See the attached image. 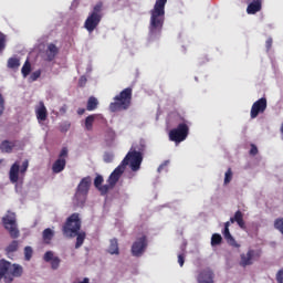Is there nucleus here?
Listing matches in <instances>:
<instances>
[{"instance_id": "nucleus-1", "label": "nucleus", "mask_w": 283, "mask_h": 283, "mask_svg": "<svg viewBox=\"0 0 283 283\" xmlns=\"http://www.w3.org/2000/svg\"><path fill=\"white\" fill-rule=\"evenodd\" d=\"M143 161H144V155H142L140 153L129 150L125 156V158L122 160V163L118 165V167L115 168L114 171L109 175L108 177L109 184L112 186L117 184L122 178V176L124 175L128 165H130V169L133 171L139 170Z\"/></svg>"}, {"instance_id": "nucleus-2", "label": "nucleus", "mask_w": 283, "mask_h": 283, "mask_svg": "<svg viewBox=\"0 0 283 283\" xmlns=\"http://www.w3.org/2000/svg\"><path fill=\"white\" fill-rule=\"evenodd\" d=\"M168 0H156L150 10L149 34L150 36L161 35L166 20V4Z\"/></svg>"}, {"instance_id": "nucleus-3", "label": "nucleus", "mask_w": 283, "mask_h": 283, "mask_svg": "<svg viewBox=\"0 0 283 283\" xmlns=\"http://www.w3.org/2000/svg\"><path fill=\"white\" fill-rule=\"evenodd\" d=\"M113 103L109 104L111 112L126 111L130 107L133 101V88H124L118 95L114 97Z\"/></svg>"}, {"instance_id": "nucleus-4", "label": "nucleus", "mask_w": 283, "mask_h": 283, "mask_svg": "<svg viewBox=\"0 0 283 283\" xmlns=\"http://www.w3.org/2000/svg\"><path fill=\"white\" fill-rule=\"evenodd\" d=\"M82 229V219L80 213H72L62 227L63 235L75 238Z\"/></svg>"}, {"instance_id": "nucleus-5", "label": "nucleus", "mask_w": 283, "mask_h": 283, "mask_svg": "<svg viewBox=\"0 0 283 283\" xmlns=\"http://www.w3.org/2000/svg\"><path fill=\"white\" fill-rule=\"evenodd\" d=\"M104 17L103 13V2H98L94 6L93 11L88 14L85 20L84 28L92 33L102 22Z\"/></svg>"}, {"instance_id": "nucleus-6", "label": "nucleus", "mask_w": 283, "mask_h": 283, "mask_svg": "<svg viewBox=\"0 0 283 283\" xmlns=\"http://www.w3.org/2000/svg\"><path fill=\"white\" fill-rule=\"evenodd\" d=\"M91 185H92L91 177L83 178L78 184L75 196H74V201L77 207H83L85 205Z\"/></svg>"}, {"instance_id": "nucleus-7", "label": "nucleus", "mask_w": 283, "mask_h": 283, "mask_svg": "<svg viewBox=\"0 0 283 283\" xmlns=\"http://www.w3.org/2000/svg\"><path fill=\"white\" fill-rule=\"evenodd\" d=\"M189 133V125L187 123H180L176 128L169 132V140L179 144L188 138Z\"/></svg>"}, {"instance_id": "nucleus-8", "label": "nucleus", "mask_w": 283, "mask_h": 283, "mask_svg": "<svg viewBox=\"0 0 283 283\" xmlns=\"http://www.w3.org/2000/svg\"><path fill=\"white\" fill-rule=\"evenodd\" d=\"M2 223L12 239H17L20 237V230L18 229L15 213L8 211V214L2 218Z\"/></svg>"}, {"instance_id": "nucleus-9", "label": "nucleus", "mask_w": 283, "mask_h": 283, "mask_svg": "<svg viewBox=\"0 0 283 283\" xmlns=\"http://www.w3.org/2000/svg\"><path fill=\"white\" fill-rule=\"evenodd\" d=\"M261 256H262V251L261 250L250 249V250H248L247 253H242L240 255L239 265L242 266V268L253 265L254 261L260 260Z\"/></svg>"}, {"instance_id": "nucleus-10", "label": "nucleus", "mask_w": 283, "mask_h": 283, "mask_svg": "<svg viewBox=\"0 0 283 283\" xmlns=\"http://www.w3.org/2000/svg\"><path fill=\"white\" fill-rule=\"evenodd\" d=\"M148 248V239L146 235L138 238L132 245V254L133 256L140 258L144 255Z\"/></svg>"}, {"instance_id": "nucleus-11", "label": "nucleus", "mask_w": 283, "mask_h": 283, "mask_svg": "<svg viewBox=\"0 0 283 283\" xmlns=\"http://www.w3.org/2000/svg\"><path fill=\"white\" fill-rule=\"evenodd\" d=\"M67 157H69V148L64 147V148H62L57 160H55L52 166V171L54 174H60L65 169L66 164H67V161H66Z\"/></svg>"}, {"instance_id": "nucleus-12", "label": "nucleus", "mask_w": 283, "mask_h": 283, "mask_svg": "<svg viewBox=\"0 0 283 283\" xmlns=\"http://www.w3.org/2000/svg\"><path fill=\"white\" fill-rule=\"evenodd\" d=\"M266 108H268V99L265 97L258 99L252 104V107L250 111V117L252 119H255L260 114L265 113Z\"/></svg>"}, {"instance_id": "nucleus-13", "label": "nucleus", "mask_w": 283, "mask_h": 283, "mask_svg": "<svg viewBox=\"0 0 283 283\" xmlns=\"http://www.w3.org/2000/svg\"><path fill=\"white\" fill-rule=\"evenodd\" d=\"M23 274V266L10 263V269L6 275V283H12L14 277H21Z\"/></svg>"}, {"instance_id": "nucleus-14", "label": "nucleus", "mask_w": 283, "mask_h": 283, "mask_svg": "<svg viewBox=\"0 0 283 283\" xmlns=\"http://www.w3.org/2000/svg\"><path fill=\"white\" fill-rule=\"evenodd\" d=\"M43 260L45 262H50L51 263V268L52 270H57L61 265V259L59 256H54V252L52 251H48L45 252Z\"/></svg>"}, {"instance_id": "nucleus-15", "label": "nucleus", "mask_w": 283, "mask_h": 283, "mask_svg": "<svg viewBox=\"0 0 283 283\" xmlns=\"http://www.w3.org/2000/svg\"><path fill=\"white\" fill-rule=\"evenodd\" d=\"M35 115L38 122L40 123L45 122L48 119L49 112L44 102H39V106L35 108Z\"/></svg>"}, {"instance_id": "nucleus-16", "label": "nucleus", "mask_w": 283, "mask_h": 283, "mask_svg": "<svg viewBox=\"0 0 283 283\" xmlns=\"http://www.w3.org/2000/svg\"><path fill=\"white\" fill-rule=\"evenodd\" d=\"M60 53V49L56 44L50 43L45 50L46 61L52 62L56 59Z\"/></svg>"}, {"instance_id": "nucleus-17", "label": "nucleus", "mask_w": 283, "mask_h": 283, "mask_svg": "<svg viewBox=\"0 0 283 283\" xmlns=\"http://www.w3.org/2000/svg\"><path fill=\"white\" fill-rule=\"evenodd\" d=\"M214 273L211 270H205L198 275V283H214Z\"/></svg>"}, {"instance_id": "nucleus-18", "label": "nucleus", "mask_w": 283, "mask_h": 283, "mask_svg": "<svg viewBox=\"0 0 283 283\" xmlns=\"http://www.w3.org/2000/svg\"><path fill=\"white\" fill-rule=\"evenodd\" d=\"M19 175H20V163L15 161L11 168H10V172H9V178L10 181L12 184H18L19 181Z\"/></svg>"}, {"instance_id": "nucleus-19", "label": "nucleus", "mask_w": 283, "mask_h": 283, "mask_svg": "<svg viewBox=\"0 0 283 283\" xmlns=\"http://www.w3.org/2000/svg\"><path fill=\"white\" fill-rule=\"evenodd\" d=\"M230 222L231 223L237 222L239 228H241L242 230H247V224H245V221H244V214L240 210L237 211L232 218H230Z\"/></svg>"}, {"instance_id": "nucleus-20", "label": "nucleus", "mask_w": 283, "mask_h": 283, "mask_svg": "<svg viewBox=\"0 0 283 283\" xmlns=\"http://www.w3.org/2000/svg\"><path fill=\"white\" fill-rule=\"evenodd\" d=\"M261 10H262V0H253L247 7V13H249V14H255Z\"/></svg>"}, {"instance_id": "nucleus-21", "label": "nucleus", "mask_w": 283, "mask_h": 283, "mask_svg": "<svg viewBox=\"0 0 283 283\" xmlns=\"http://www.w3.org/2000/svg\"><path fill=\"white\" fill-rule=\"evenodd\" d=\"M11 269V262H8L7 260H0V281L6 282V277L8 275L9 270Z\"/></svg>"}, {"instance_id": "nucleus-22", "label": "nucleus", "mask_w": 283, "mask_h": 283, "mask_svg": "<svg viewBox=\"0 0 283 283\" xmlns=\"http://www.w3.org/2000/svg\"><path fill=\"white\" fill-rule=\"evenodd\" d=\"M146 147L147 146H146L145 140H139V142H136L135 144H133L129 150L139 153L142 156H144V154L146 151Z\"/></svg>"}, {"instance_id": "nucleus-23", "label": "nucleus", "mask_w": 283, "mask_h": 283, "mask_svg": "<svg viewBox=\"0 0 283 283\" xmlns=\"http://www.w3.org/2000/svg\"><path fill=\"white\" fill-rule=\"evenodd\" d=\"M54 237L55 232L51 228L44 229L42 232V239L45 244H51Z\"/></svg>"}, {"instance_id": "nucleus-24", "label": "nucleus", "mask_w": 283, "mask_h": 283, "mask_svg": "<svg viewBox=\"0 0 283 283\" xmlns=\"http://www.w3.org/2000/svg\"><path fill=\"white\" fill-rule=\"evenodd\" d=\"M107 251L112 255H119L120 251H119V243L117 239H112L109 241V247Z\"/></svg>"}, {"instance_id": "nucleus-25", "label": "nucleus", "mask_w": 283, "mask_h": 283, "mask_svg": "<svg viewBox=\"0 0 283 283\" xmlns=\"http://www.w3.org/2000/svg\"><path fill=\"white\" fill-rule=\"evenodd\" d=\"M14 147H15V143L10 142V140H3V142L0 144V150H1V153L10 154V153L13 151Z\"/></svg>"}, {"instance_id": "nucleus-26", "label": "nucleus", "mask_w": 283, "mask_h": 283, "mask_svg": "<svg viewBox=\"0 0 283 283\" xmlns=\"http://www.w3.org/2000/svg\"><path fill=\"white\" fill-rule=\"evenodd\" d=\"M98 105H99L98 99H97L95 96H91V97L87 99L86 109H87L88 112H93V111H95V109L98 108Z\"/></svg>"}, {"instance_id": "nucleus-27", "label": "nucleus", "mask_w": 283, "mask_h": 283, "mask_svg": "<svg viewBox=\"0 0 283 283\" xmlns=\"http://www.w3.org/2000/svg\"><path fill=\"white\" fill-rule=\"evenodd\" d=\"M20 248V243L19 241H12L7 248H6V252L8 256H11L12 253L19 251Z\"/></svg>"}, {"instance_id": "nucleus-28", "label": "nucleus", "mask_w": 283, "mask_h": 283, "mask_svg": "<svg viewBox=\"0 0 283 283\" xmlns=\"http://www.w3.org/2000/svg\"><path fill=\"white\" fill-rule=\"evenodd\" d=\"M76 237V243H75V249H80L86 239V232H77Z\"/></svg>"}, {"instance_id": "nucleus-29", "label": "nucleus", "mask_w": 283, "mask_h": 283, "mask_svg": "<svg viewBox=\"0 0 283 283\" xmlns=\"http://www.w3.org/2000/svg\"><path fill=\"white\" fill-rule=\"evenodd\" d=\"M20 66H21L20 59H18V57H10L8 60V67L9 69L15 70V69H19Z\"/></svg>"}, {"instance_id": "nucleus-30", "label": "nucleus", "mask_w": 283, "mask_h": 283, "mask_svg": "<svg viewBox=\"0 0 283 283\" xmlns=\"http://www.w3.org/2000/svg\"><path fill=\"white\" fill-rule=\"evenodd\" d=\"M95 119H96V115H90L85 118L86 130H93Z\"/></svg>"}, {"instance_id": "nucleus-31", "label": "nucleus", "mask_w": 283, "mask_h": 283, "mask_svg": "<svg viewBox=\"0 0 283 283\" xmlns=\"http://www.w3.org/2000/svg\"><path fill=\"white\" fill-rule=\"evenodd\" d=\"M222 235L226 239V241L230 244L235 243V239L233 238V235L230 232V229L224 228L222 231Z\"/></svg>"}, {"instance_id": "nucleus-32", "label": "nucleus", "mask_w": 283, "mask_h": 283, "mask_svg": "<svg viewBox=\"0 0 283 283\" xmlns=\"http://www.w3.org/2000/svg\"><path fill=\"white\" fill-rule=\"evenodd\" d=\"M31 71H32V65H31L30 61L27 60L21 69V73H22L23 77H27L28 75H30Z\"/></svg>"}, {"instance_id": "nucleus-33", "label": "nucleus", "mask_w": 283, "mask_h": 283, "mask_svg": "<svg viewBox=\"0 0 283 283\" xmlns=\"http://www.w3.org/2000/svg\"><path fill=\"white\" fill-rule=\"evenodd\" d=\"M222 241H223V238L221 234H219V233L212 234V237H211V245L212 247L220 245L222 243Z\"/></svg>"}, {"instance_id": "nucleus-34", "label": "nucleus", "mask_w": 283, "mask_h": 283, "mask_svg": "<svg viewBox=\"0 0 283 283\" xmlns=\"http://www.w3.org/2000/svg\"><path fill=\"white\" fill-rule=\"evenodd\" d=\"M108 185H104V186H99V188H97L102 195H106L111 189H113L117 184H115L114 186L111 184L109 179H107Z\"/></svg>"}, {"instance_id": "nucleus-35", "label": "nucleus", "mask_w": 283, "mask_h": 283, "mask_svg": "<svg viewBox=\"0 0 283 283\" xmlns=\"http://www.w3.org/2000/svg\"><path fill=\"white\" fill-rule=\"evenodd\" d=\"M7 48V35L0 32V53H3Z\"/></svg>"}, {"instance_id": "nucleus-36", "label": "nucleus", "mask_w": 283, "mask_h": 283, "mask_svg": "<svg viewBox=\"0 0 283 283\" xmlns=\"http://www.w3.org/2000/svg\"><path fill=\"white\" fill-rule=\"evenodd\" d=\"M33 249L31 247H25L24 248V259L25 261H31V259L33 258Z\"/></svg>"}, {"instance_id": "nucleus-37", "label": "nucleus", "mask_w": 283, "mask_h": 283, "mask_svg": "<svg viewBox=\"0 0 283 283\" xmlns=\"http://www.w3.org/2000/svg\"><path fill=\"white\" fill-rule=\"evenodd\" d=\"M106 140H114L116 138V132L112 128L106 129L105 132Z\"/></svg>"}, {"instance_id": "nucleus-38", "label": "nucleus", "mask_w": 283, "mask_h": 283, "mask_svg": "<svg viewBox=\"0 0 283 283\" xmlns=\"http://www.w3.org/2000/svg\"><path fill=\"white\" fill-rule=\"evenodd\" d=\"M233 179V172H232V169L229 168L226 174H224V185H228L232 181Z\"/></svg>"}, {"instance_id": "nucleus-39", "label": "nucleus", "mask_w": 283, "mask_h": 283, "mask_svg": "<svg viewBox=\"0 0 283 283\" xmlns=\"http://www.w3.org/2000/svg\"><path fill=\"white\" fill-rule=\"evenodd\" d=\"M274 228L283 235V218H279L274 221Z\"/></svg>"}, {"instance_id": "nucleus-40", "label": "nucleus", "mask_w": 283, "mask_h": 283, "mask_svg": "<svg viewBox=\"0 0 283 283\" xmlns=\"http://www.w3.org/2000/svg\"><path fill=\"white\" fill-rule=\"evenodd\" d=\"M104 182V177L98 175L95 179H94V186L96 189L101 188V186Z\"/></svg>"}, {"instance_id": "nucleus-41", "label": "nucleus", "mask_w": 283, "mask_h": 283, "mask_svg": "<svg viewBox=\"0 0 283 283\" xmlns=\"http://www.w3.org/2000/svg\"><path fill=\"white\" fill-rule=\"evenodd\" d=\"M103 159H104V161L107 163V164L113 163V160H114V154L105 153L104 156H103Z\"/></svg>"}, {"instance_id": "nucleus-42", "label": "nucleus", "mask_w": 283, "mask_h": 283, "mask_svg": "<svg viewBox=\"0 0 283 283\" xmlns=\"http://www.w3.org/2000/svg\"><path fill=\"white\" fill-rule=\"evenodd\" d=\"M4 105H6L4 97H3L2 93H0V115H2L6 109Z\"/></svg>"}, {"instance_id": "nucleus-43", "label": "nucleus", "mask_w": 283, "mask_h": 283, "mask_svg": "<svg viewBox=\"0 0 283 283\" xmlns=\"http://www.w3.org/2000/svg\"><path fill=\"white\" fill-rule=\"evenodd\" d=\"M29 166H30L29 160H24L23 164H22V167L20 169V172L25 174L29 169Z\"/></svg>"}, {"instance_id": "nucleus-44", "label": "nucleus", "mask_w": 283, "mask_h": 283, "mask_svg": "<svg viewBox=\"0 0 283 283\" xmlns=\"http://www.w3.org/2000/svg\"><path fill=\"white\" fill-rule=\"evenodd\" d=\"M42 75V72L39 70V71H35L31 74L30 78L31 81H36L39 77H41Z\"/></svg>"}, {"instance_id": "nucleus-45", "label": "nucleus", "mask_w": 283, "mask_h": 283, "mask_svg": "<svg viewBox=\"0 0 283 283\" xmlns=\"http://www.w3.org/2000/svg\"><path fill=\"white\" fill-rule=\"evenodd\" d=\"M87 84V77L86 76H81L78 80V86L80 87H85Z\"/></svg>"}, {"instance_id": "nucleus-46", "label": "nucleus", "mask_w": 283, "mask_h": 283, "mask_svg": "<svg viewBox=\"0 0 283 283\" xmlns=\"http://www.w3.org/2000/svg\"><path fill=\"white\" fill-rule=\"evenodd\" d=\"M249 154L252 156H256L259 154V148L254 144H251V149Z\"/></svg>"}, {"instance_id": "nucleus-47", "label": "nucleus", "mask_w": 283, "mask_h": 283, "mask_svg": "<svg viewBox=\"0 0 283 283\" xmlns=\"http://www.w3.org/2000/svg\"><path fill=\"white\" fill-rule=\"evenodd\" d=\"M185 262H186V255L184 253L182 254H178V263H179V265L184 266Z\"/></svg>"}, {"instance_id": "nucleus-48", "label": "nucleus", "mask_w": 283, "mask_h": 283, "mask_svg": "<svg viewBox=\"0 0 283 283\" xmlns=\"http://www.w3.org/2000/svg\"><path fill=\"white\" fill-rule=\"evenodd\" d=\"M276 282H277V283H283V270H280V271L276 273Z\"/></svg>"}, {"instance_id": "nucleus-49", "label": "nucleus", "mask_w": 283, "mask_h": 283, "mask_svg": "<svg viewBox=\"0 0 283 283\" xmlns=\"http://www.w3.org/2000/svg\"><path fill=\"white\" fill-rule=\"evenodd\" d=\"M272 45H273V39L272 38H269L266 41H265V46L268 50H271L272 49Z\"/></svg>"}, {"instance_id": "nucleus-50", "label": "nucleus", "mask_w": 283, "mask_h": 283, "mask_svg": "<svg viewBox=\"0 0 283 283\" xmlns=\"http://www.w3.org/2000/svg\"><path fill=\"white\" fill-rule=\"evenodd\" d=\"M70 128H71V124H64L63 126H61V132L66 133L70 130Z\"/></svg>"}, {"instance_id": "nucleus-51", "label": "nucleus", "mask_w": 283, "mask_h": 283, "mask_svg": "<svg viewBox=\"0 0 283 283\" xmlns=\"http://www.w3.org/2000/svg\"><path fill=\"white\" fill-rule=\"evenodd\" d=\"M167 165H168V163H165V164L160 165L158 167V172H160Z\"/></svg>"}, {"instance_id": "nucleus-52", "label": "nucleus", "mask_w": 283, "mask_h": 283, "mask_svg": "<svg viewBox=\"0 0 283 283\" xmlns=\"http://www.w3.org/2000/svg\"><path fill=\"white\" fill-rule=\"evenodd\" d=\"M85 112H86V109H84V108H78L77 109L78 115H83V114H85Z\"/></svg>"}, {"instance_id": "nucleus-53", "label": "nucleus", "mask_w": 283, "mask_h": 283, "mask_svg": "<svg viewBox=\"0 0 283 283\" xmlns=\"http://www.w3.org/2000/svg\"><path fill=\"white\" fill-rule=\"evenodd\" d=\"M231 220L230 221H227L226 223H224V229H230V226H231Z\"/></svg>"}, {"instance_id": "nucleus-54", "label": "nucleus", "mask_w": 283, "mask_h": 283, "mask_svg": "<svg viewBox=\"0 0 283 283\" xmlns=\"http://www.w3.org/2000/svg\"><path fill=\"white\" fill-rule=\"evenodd\" d=\"M74 283H90V279L85 277L83 281H81V282H74Z\"/></svg>"}, {"instance_id": "nucleus-55", "label": "nucleus", "mask_w": 283, "mask_h": 283, "mask_svg": "<svg viewBox=\"0 0 283 283\" xmlns=\"http://www.w3.org/2000/svg\"><path fill=\"white\" fill-rule=\"evenodd\" d=\"M281 133L283 135V123H282V126H281ZM282 139H283V136H282Z\"/></svg>"}]
</instances>
